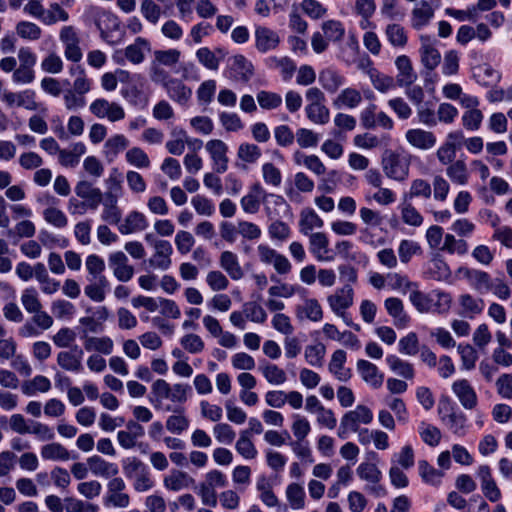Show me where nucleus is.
<instances>
[{"label": "nucleus", "instance_id": "nucleus-1", "mask_svg": "<svg viewBox=\"0 0 512 512\" xmlns=\"http://www.w3.org/2000/svg\"><path fill=\"white\" fill-rule=\"evenodd\" d=\"M121 463L124 475L132 481V486L136 492H147L155 486L149 467L139 458L135 456L126 457Z\"/></svg>", "mask_w": 512, "mask_h": 512}, {"label": "nucleus", "instance_id": "nucleus-2", "mask_svg": "<svg viewBox=\"0 0 512 512\" xmlns=\"http://www.w3.org/2000/svg\"><path fill=\"white\" fill-rule=\"evenodd\" d=\"M261 203L266 205L268 213L270 211V204L274 206H288L282 196L266 193L259 183L253 184L249 188L248 193L240 200L241 208L248 214H256L260 209Z\"/></svg>", "mask_w": 512, "mask_h": 512}, {"label": "nucleus", "instance_id": "nucleus-3", "mask_svg": "<svg viewBox=\"0 0 512 512\" xmlns=\"http://www.w3.org/2000/svg\"><path fill=\"white\" fill-rule=\"evenodd\" d=\"M126 483L121 477H113L107 483V490L103 496V505L113 508H127L130 505V496L125 492Z\"/></svg>", "mask_w": 512, "mask_h": 512}, {"label": "nucleus", "instance_id": "nucleus-4", "mask_svg": "<svg viewBox=\"0 0 512 512\" xmlns=\"http://www.w3.org/2000/svg\"><path fill=\"white\" fill-rule=\"evenodd\" d=\"M385 175L398 182H403L409 177L410 159L408 156L390 153L382 160Z\"/></svg>", "mask_w": 512, "mask_h": 512}, {"label": "nucleus", "instance_id": "nucleus-5", "mask_svg": "<svg viewBox=\"0 0 512 512\" xmlns=\"http://www.w3.org/2000/svg\"><path fill=\"white\" fill-rule=\"evenodd\" d=\"M33 316L19 328V335L24 338L38 337L42 331L50 329L54 320L46 311L39 309V312H32Z\"/></svg>", "mask_w": 512, "mask_h": 512}, {"label": "nucleus", "instance_id": "nucleus-6", "mask_svg": "<svg viewBox=\"0 0 512 512\" xmlns=\"http://www.w3.org/2000/svg\"><path fill=\"white\" fill-rule=\"evenodd\" d=\"M354 302V290L351 285L345 284L327 297L331 311L340 318H345L347 311Z\"/></svg>", "mask_w": 512, "mask_h": 512}, {"label": "nucleus", "instance_id": "nucleus-7", "mask_svg": "<svg viewBox=\"0 0 512 512\" xmlns=\"http://www.w3.org/2000/svg\"><path fill=\"white\" fill-rule=\"evenodd\" d=\"M1 101L8 108L21 107L29 111L37 110L39 104L36 101V93L31 89L13 92L4 90L1 93Z\"/></svg>", "mask_w": 512, "mask_h": 512}, {"label": "nucleus", "instance_id": "nucleus-8", "mask_svg": "<svg viewBox=\"0 0 512 512\" xmlns=\"http://www.w3.org/2000/svg\"><path fill=\"white\" fill-rule=\"evenodd\" d=\"M476 476L480 481L484 497L490 502H498L502 498V492L492 475L491 468L488 465H480L477 468Z\"/></svg>", "mask_w": 512, "mask_h": 512}, {"label": "nucleus", "instance_id": "nucleus-9", "mask_svg": "<svg viewBox=\"0 0 512 512\" xmlns=\"http://www.w3.org/2000/svg\"><path fill=\"white\" fill-rule=\"evenodd\" d=\"M205 147L213 161L214 171L218 174L225 173L228 169L229 162L227 157V144L222 140L213 139L208 141Z\"/></svg>", "mask_w": 512, "mask_h": 512}, {"label": "nucleus", "instance_id": "nucleus-10", "mask_svg": "<svg viewBox=\"0 0 512 512\" xmlns=\"http://www.w3.org/2000/svg\"><path fill=\"white\" fill-rule=\"evenodd\" d=\"M154 253L149 259V266L161 271L168 270L172 265L171 255L173 247L169 241L154 242Z\"/></svg>", "mask_w": 512, "mask_h": 512}, {"label": "nucleus", "instance_id": "nucleus-11", "mask_svg": "<svg viewBox=\"0 0 512 512\" xmlns=\"http://www.w3.org/2000/svg\"><path fill=\"white\" fill-rule=\"evenodd\" d=\"M128 262V257L122 251H117L109 255V266L113 270L115 278L121 282L129 281L134 275V268Z\"/></svg>", "mask_w": 512, "mask_h": 512}, {"label": "nucleus", "instance_id": "nucleus-12", "mask_svg": "<svg viewBox=\"0 0 512 512\" xmlns=\"http://www.w3.org/2000/svg\"><path fill=\"white\" fill-rule=\"evenodd\" d=\"M356 369L361 379L373 389H379L383 385L384 374L379 371L374 363L359 359L356 363Z\"/></svg>", "mask_w": 512, "mask_h": 512}, {"label": "nucleus", "instance_id": "nucleus-13", "mask_svg": "<svg viewBox=\"0 0 512 512\" xmlns=\"http://www.w3.org/2000/svg\"><path fill=\"white\" fill-rule=\"evenodd\" d=\"M309 236V251L319 262H330L334 259L329 249V239L323 232L312 233Z\"/></svg>", "mask_w": 512, "mask_h": 512}, {"label": "nucleus", "instance_id": "nucleus-14", "mask_svg": "<svg viewBox=\"0 0 512 512\" xmlns=\"http://www.w3.org/2000/svg\"><path fill=\"white\" fill-rule=\"evenodd\" d=\"M229 76L238 82H248L254 73L253 64L243 55H235L230 60Z\"/></svg>", "mask_w": 512, "mask_h": 512}, {"label": "nucleus", "instance_id": "nucleus-15", "mask_svg": "<svg viewBox=\"0 0 512 512\" xmlns=\"http://www.w3.org/2000/svg\"><path fill=\"white\" fill-rule=\"evenodd\" d=\"M405 139L412 147L419 150H430L437 143V138L433 132L421 128L407 130Z\"/></svg>", "mask_w": 512, "mask_h": 512}, {"label": "nucleus", "instance_id": "nucleus-16", "mask_svg": "<svg viewBox=\"0 0 512 512\" xmlns=\"http://www.w3.org/2000/svg\"><path fill=\"white\" fill-rule=\"evenodd\" d=\"M162 88L166 91L167 96L180 105H186L192 96V90L182 80L172 77L164 83Z\"/></svg>", "mask_w": 512, "mask_h": 512}, {"label": "nucleus", "instance_id": "nucleus-17", "mask_svg": "<svg viewBox=\"0 0 512 512\" xmlns=\"http://www.w3.org/2000/svg\"><path fill=\"white\" fill-rule=\"evenodd\" d=\"M122 235H129L144 231L149 223L146 216L136 210L130 211L123 221L116 224Z\"/></svg>", "mask_w": 512, "mask_h": 512}, {"label": "nucleus", "instance_id": "nucleus-18", "mask_svg": "<svg viewBox=\"0 0 512 512\" xmlns=\"http://www.w3.org/2000/svg\"><path fill=\"white\" fill-rule=\"evenodd\" d=\"M452 391L457 396L461 405L468 410L474 409L477 406L478 398L474 388L468 380H457L452 384Z\"/></svg>", "mask_w": 512, "mask_h": 512}, {"label": "nucleus", "instance_id": "nucleus-19", "mask_svg": "<svg viewBox=\"0 0 512 512\" xmlns=\"http://www.w3.org/2000/svg\"><path fill=\"white\" fill-rule=\"evenodd\" d=\"M83 351L77 346H73L70 350L61 351L57 355V364L66 371L81 372Z\"/></svg>", "mask_w": 512, "mask_h": 512}, {"label": "nucleus", "instance_id": "nucleus-20", "mask_svg": "<svg viewBox=\"0 0 512 512\" xmlns=\"http://www.w3.org/2000/svg\"><path fill=\"white\" fill-rule=\"evenodd\" d=\"M195 485V479L187 472L173 469L163 478V486L168 491L178 492Z\"/></svg>", "mask_w": 512, "mask_h": 512}, {"label": "nucleus", "instance_id": "nucleus-21", "mask_svg": "<svg viewBox=\"0 0 512 512\" xmlns=\"http://www.w3.org/2000/svg\"><path fill=\"white\" fill-rule=\"evenodd\" d=\"M295 315L298 320H309L319 322L323 318V309L315 298H307L295 308Z\"/></svg>", "mask_w": 512, "mask_h": 512}, {"label": "nucleus", "instance_id": "nucleus-22", "mask_svg": "<svg viewBox=\"0 0 512 512\" xmlns=\"http://www.w3.org/2000/svg\"><path fill=\"white\" fill-rule=\"evenodd\" d=\"M318 81L328 93H336L346 82V78L338 70L327 67L319 72Z\"/></svg>", "mask_w": 512, "mask_h": 512}, {"label": "nucleus", "instance_id": "nucleus-23", "mask_svg": "<svg viewBox=\"0 0 512 512\" xmlns=\"http://www.w3.org/2000/svg\"><path fill=\"white\" fill-rule=\"evenodd\" d=\"M150 52L151 44L143 37H137L123 50L125 58L134 65L141 64L145 60L146 54Z\"/></svg>", "mask_w": 512, "mask_h": 512}, {"label": "nucleus", "instance_id": "nucleus-24", "mask_svg": "<svg viewBox=\"0 0 512 512\" xmlns=\"http://www.w3.org/2000/svg\"><path fill=\"white\" fill-rule=\"evenodd\" d=\"M256 48L262 53L274 50L280 43V37L277 32L263 26L255 30Z\"/></svg>", "mask_w": 512, "mask_h": 512}, {"label": "nucleus", "instance_id": "nucleus-25", "mask_svg": "<svg viewBox=\"0 0 512 512\" xmlns=\"http://www.w3.org/2000/svg\"><path fill=\"white\" fill-rule=\"evenodd\" d=\"M342 419L352 428L353 432H357L361 424H370L373 420L371 409L365 405H357L354 410L348 411Z\"/></svg>", "mask_w": 512, "mask_h": 512}, {"label": "nucleus", "instance_id": "nucleus-26", "mask_svg": "<svg viewBox=\"0 0 512 512\" xmlns=\"http://www.w3.org/2000/svg\"><path fill=\"white\" fill-rule=\"evenodd\" d=\"M346 359V352L338 349L333 352L328 365L329 371L341 382H347L352 376L351 369L345 367Z\"/></svg>", "mask_w": 512, "mask_h": 512}, {"label": "nucleus", "instance_id": "nucleus-27", "mask_svg": "<svg viewBox=\"0 0 512 512\" xmlns=\"http://www.w3.org/2000/svg\"><path fill=\"white\" fill-rule=\"evenodd\" d=\"M387 313L393 318L394 325L397 328H404L410 322V317L404 310V305L401 299L397 297H389L384 301Z\"/></svg>", "mask_w": 512, "mask_h": 512}, {"label": "nucleus", "instance_id": "nucleus-28", "mask_svg": "<svg viewBox=\"0 0 512 512\" xmlns=\"http://www.w3.org/2000/svg\"><path fill=\"white\" fill-rule=\"evenodd\" d=\"M122 212L118 206V195L108 192L103 200L101 219L111 225L119 224Z\"/></svg>", "mask_w": 512, "mask_h": 512}, {"label": "nucleus", "instance_id": "nucleus-29", "mask_svg": "<svg viewBox=\"0 0 512 512\" xmlns=\"http://www.w3.org/2000/svg\"><path fill=\"white\" fill-rule=\"evenodd\" d=\"M395 65L398 70L397 84L399 86H410L417 80V74L408 56H398L395 60Z\"/></svg>", "mask_w": 512, "mask_h": 512}, {"label": "nucleus", "instance_id": "nucleus-30", "mask_svg": "<svg viewBox=\"0 0 512 512\" xmlns=\"http://www.w3.org/2000/svg\"><path fill=\"white\" fill-rule=\"evenodd\" d=\"M87 465L91 473L95 476L113 478L118 474V467L116 464L108 462L98 455H93L87 458Z\"/></svg>", "mask_w": 512, "mask_h": 512}, {"label": "nucleus", "instance_id": "nucleus-31", "mask_svg": "<svg viewBox=\"0 0 512 512\" xmlns=\"http://www.w3.org/2000/svg\"><path fill=\"white\" fill-rule=\"evenodd\" d=\"M75 193L78 197L88 201L90 209L95 210L102 202V192L99 188L93 187L92 183L86 180L79 181L75 186Z\"/></svg>", "mask_w": 512, "mask_h": 512}, {"label": "nucleus", "instance_id": "nucleus-32", "mask_svg": "<svg viewBox=\"0 0 512 512\" xmlns=\"http://www.w3.org/2000/svg\"><path fill=\"white\" fill-rule=\"evenodd\" d=\"M398 209L404 224L412 227H420L424 223V217L413 205L412 201L401 197Z\"/></svg>", "mask_w": 512, "mask_h": 512}, {"label": "nucleus", "instance_id": "nucleus-33", "mask_svg": "<svg viewBox=\"0 0 512 512\" xmlns=\"http://www.w3.org/2000/svg\"><path fill=\"white\" fill-rule=\"evenodd\" d=\"M432 196L431 183L423 178L413 179L408 191L402 194V198L412 201L415 198L429 200Z\"/></svg>", "mask_w": 512, "mask_h": 512}, {"label": "nucleus", "instance_id": "nucleus-34", "mask_svg": "<svg viewBox=\"0 0 512 512\" xmlns=\"http://www.w3.org/2000/svg\"><path fill=\"white\" fill-rule=\"evenodd\" d=\"M362 102V95L359 90L353 87H347L340 91L337 97L333 100V105L336 108L355 109Z\"/></svg>", "mask_w": 512, "mask_h": 512}, {"label": "nucleus", "instance_id": "nucleus-35", "mask_svg": "<svg viewBox=\"0 0 512 512\" xmlns=\"http://www.w3.org/2000/svg\"><path fill=\"white\" fill-rule=\"evenodd\" d=\"M465 277L470 285L480 294L487 293L492 289L491 277L485 271L468 269L465 272Z\"/></svg>", "mask_w": 512, "mask_h": 512}, {"label": "nucleus", "instance_id": "nucleus-36", "mask_svg": "<svg viewBox=\"0 0 512 512\" xmlns=\"http://www.w3.org/2000/svg\"><path fill=\"white\" fill-rule=\"evenodd\" d=\"M368 67L367 74L373 87L381 93H386L395 87L394 78L380 73L377 69L372 67V62L368 59L366 61Z\"/></svg>", "mask_w": 512, "mask_h": 512}, {"label": "nucleus", "instance_id": "nucleus-37", "mask_svg": "<svg viewBox=\"0 0 512 512\" xmlns=\"http://www.w3.org/2000/svg\"><path fill=\"white\" fill-rule=\"evenodd\" d=\"M324 221L312 208H305L300 213L299 230L303 235H310L314 229L322 228Z\"/></svg>", "mask_w": 512, "mask_h": 512}, {"label": "nucleus", "instance_id": "nucleus-38", "mask_svg": "<svg viewBox=\"0 0 512 512\" xmlns=\"http://www.w3.org/2000/svg\"><path fill=\"white\" fill-rule=\"evenodd\" d=\"M421 62L428 70H434L441 61V54L426 37H421Z\"/></svg>", "mask_w": 512, "mask_h": 512}, {"label": "nucleus", "instance_id": "nucleus-39", "mask_svg": "<svg viewBox=\"0 0 512 512\" xmlns=\"http://www.w3.org/2000/svg\"><path fill=\"white\" fill-rule=\"evenodd\" d=\"M220 267L233 279L239 280L244 276L238 257L231 251H224L220 255Z\"/></svg>", "mask_w": 512, "mask_h": 512}, {"label": "nucleus", "instance_id": "nucleus-40", "mask_svg": "<svg viewBox=\"0 0 512 512\" xmlns=\"http://www.w3.org/2000/svg\"><path fill=\"white\" fill-rule=\"evenodd\" d=\"M165 411H173L175 414L169 416L166 420V428L174 434H181L189 427V420L184 415L183 408L173 409L171 406H166Z\"/></svg>", "mask_w": 512, "mask_h": 512}, {"label": "nucleus", "instance_id": "nucleus-41", "mask_svg": "<svg viewBox=\"0 0 512 512\" xmlns=\"http://www.w3.org/2000/svg\"><path fill=\"white\" fill-rule=\"evenodd\" d=\"M446 175L453 184L464 186L469 182V171L464 160H456L446 168Z\"/></svg>", "mask_w": 512, "mask_h": 512}, {"label": "nucleus", "instance_id": "nucleus-42", "mask_svg": "<svg viewBox=\"0 0 512 512\" xmlns=\"http://www.w3.org/2000/svg\"><path fill=\"white\" fill-rule=\"evenodd\" d=\"M434 16V9L425 1H420L412 10V26L421 29L426 26Z\"/></svg>", "mask_w": 512, "mask_h": 512}, {"label": "nucleus", "instance_id": "nucleus-43", "mask_svg": "<svg viewBox=\"0 0 512 512\" xmlns=\"http://www.w3.org/2000/svg\"><path fill=\"white\" fill-rule=\"evenodd\" d=\"M88 284L84 288L85 295L94 302L105 300L106 292L109 289L108 279H87Z\"/></svg>", "mask_w": 512, "mask_h": 512}, {"label": "nucleus", "instance_id": "nucleus-44", "mask_svg": "<svg viewBox=\"0 0 512 512\" xmlns=\"http://www.w3.org/2000/svg\"><path fill=\"white\" fill-rule=\"evenodd\" d=\"M386 362L389 368L398 376L411 380L415 376V370L411 363L402 360L396 355H388Z\"/></svg>", "mask_w": 512, "mask_h": 512}, {"label": "nucleus", "instance_id": "nucleus-45", "mask_svg": "<svg viewBox=\"0 0 512 512\" xmlns=\"http://www.w3.org/2000/svg\"><path fill=\"white\" fill-rule=\"evenodd\" d=\"M40 453L44 460L67 461L71 458L70 452L57 442L42 446Z\"/></svg>", "mask_w": 512, "mask_h": 512}, {"label": "nucleus", "instance_id": "nucleus-46", "mask_svg": "<svg viewBox=\"0 0 512 512\" xmlns=\"http://www.w3.org/2000/svg\"><path fill=\"white\" fill-rule=\"evenodd\" d=\"M84 348L87 351H96L109 355L112 353L114 348L113 340L108 336L103 337H85Z\"/></svg>", "mask_w": 512, "mask_h": 512}, {"label": "nucleus", "instance_id": "nucleus-47", "mask_svg": "<svg viewBox=\"0 0 512 512\" xmlns=\"http://www.w3.org/2000/svg\"><path fill=\"white\" fill-rule=\"evenodd\" d=\"M409 300L420 313H429L432 311V291L429 293H423L418 289V287L413 288L409 294Z\"/></svg>", "mask_w": 512, "mask_h": 512}, {"label": "nucleus", "instance_id": "nucleus-48", "mask_svg": "<svg viewBox=\"0 0 512 512\" xmlns=\"http://www.w3.org/2000/svg\"><path fill=\"white\" fill-rule=\"evenodd\" d=\"M264 378L272 385H282L287 380L286 372L272 363H263L259 366Z\"/></svg>", "mask_w": 512, "mask_h": 512}, {"label": "nucleus", "instance_id": "nucleus-49", "mask_svg": "<svg viewBox=\"0 0 512 512\" xmlns=\"http://www.w3.org/2000/svg\"><path fill=\"white\" fill-rule=\"evenodd\" d=\"M385 35L388 42L395 48H404L407 44V33L399 24H388L385 28Z\"/></svg>", "mask_w": 512, "mask_h": 512}, {"label": "nucleus", "instance_id": "nucleus-50", "mask_svg": "<svg viewBox=\"0 0 512 512\" xmlns=\"http://www.w3.org/2000/svg\"><path fill=\"white\" fill-rule=\"evenodd\" d=\"M85 267L88 272L87 279H107L104 275L106 268L105 261L99 255H88L85 260Z\"/></svg>", "mask_w": 512, "mask_h": 512}, {"label": "nucleus", "instance_id": "nucleus-51", "mask_svg": "<svg viewBox=\"0 0 512 512\" xmlns=\"http://www.w3.org/2000/svg\"><path fill=\"white\" fill-rule=\"evenodd\" d=\"M20 301L25 311L29 314L32 312H39V309L43 308L39 293L37 289L32 286L27 287L22 291Z\"/></svg>", "mask_w": 512, "mask_h": 512}, {"label": "nucleus", "instance_id": "nucleus-52", "mask_svg": "<svg viewBox=\"0 0 512 512\" xmlns=\"http://www.w3.org/2000/svg\"><path fill=\"white\" fill-rule=\"evenodd\" d=\"M285 495L293 510H300L305 507V491L300 484L290 483L286 487Z\"/></svg>", "mask_w": 512, "mask_h": 512}, {"label": "nucleus", "instance_id": "nucleus-53", "mask_svg": "<svg viewBox=\"0 0 512 512\" xmlns=\"http://www.w3.org/2000/svg\"><path fill=\"white\" fill-rule=\"evenodd\" d=\"M358 477L369 484L379 483L382 479V472L375 463L362 462L356 469Z\"/></svg>", "mask_w": 512, "mask_h": 512}, {"label": "nucleus", "instance_id": "nucleus-54", "mask_svg": "<svg viewBox=\"0 0 512 512\" xmlns=\"http://www.w3.org/2000/svg\"><path fill=\"white\" fill-rule=\"evenodd\" d=\"M305 113L307 118L314 124L325 125L330 120V110L325 103L306 105Z\"/></svg>", "mask_w": 512, "mask_h": 512}, {"label": "nucleus", "instance_id": "nucleus-55", "mask_svg": "<svg viewBox=\"0 0 512 512\" xmlns=\"http://www.w3.org/2000/svg\"><path fill=\"white\" fill-rule=\"evenodd\" d=\"M21 389L23 394L33 396L37 392H48L51 389V382L47 377L37 375L32 380L24 382Z\"/></svg>", "mask_w": 512, "mask_h": 512}, {"label": "nucleus", "instance_id": "nucleus-56", "mask_svg": "<svg viewBox=\"0 0 512 512\" xmlns=\"http://www.w3.org/2000/svg\"><path fill=\"white\" fill-rule=\"evenodd\" d=\"M419 474L422 480L428 484L438 486L441 483L443 472L435 469L426 460L418 462Z\"/></svg>", "mask_w": 512, "mask_h": 512}, {"label": "nucleus", "instance_id": "nucleus-57", "mask_svg": "<svg viewBox=\"0 0 512 512\" xmlns=\"http://www.w3.org/2000/svg\"><path fill=\"white\" fill-rule=\"evenodd\" d=\"M181 57V52L177 49L155 50L153 52V61L164 67L175 66Z\"/></svg>", "mask_w": 512, "mask_h": 512}, {"label": "nucleus", "instance_id": "nucleus-58", "mask_svg": "<svg viewBox=\"0 0 512 512\" xmlns=\"http://www.w3.org/2000/svg\"><path fill=\"white\" fill-rule=\"evenodd\" d=\"M15 29L17 35L25 40L36 41L40 39L42 35L41 28L37 24L29 21L18 22Z\"/></svg>", "mask_w": 512, "mask_h": 512}, {"label": "nucleus", "instance_id": "nucleus-59", "mask_svg": "<svg viewBox=\"0 0 512 512\" xmlns=\"http://www.w3.org/2000/svg\"><path fill=\"white\" fill-rule=\"evenodd\" d=\"M235 449L245 459H254L258 454L251 437H248V432H240Z\"/></svg>", "mask_w": 512, "mask_h": 512}, {"label": "nucleus", "instance_id": "nucleus-60", "mask_svg": "<svg viewBox=\"0 0 512 512\" xmlns=\"http://www.w3.org/2000/svg\"><path fill=\"white\" fill-rule=\"evenodd\" d=\"M171 387L172 385L164 379H157L153 382L151 394L154 397L152 402H154L155 407L161 406L164 400H169Z\"/></svg>", "mask_w": 512, "mask_h": 512}, {"label": "nucleus", "instance_id": "nucleus-61", "mask_svg": "<svg viewBox=\"0 0 512 512\" xmlns=\"http://www.w3.org/2000/svg\"><path fill=\"white\" fill-rule=\"evenodd\" d=\"M432 195L435 201L445 202L450 192V184L442 175H435L431 183Z\"/></svg>", "mask_w": 512, "mask_h": 512}, {"label": "nucleus", "instance_id": "nucleus-62", "mask_svg": "<svg viewBox=\"0 0 512 512\" xmlns=\"http://www.w3.org/2000/svg\"><path fill=\"white\" fill-rule=\"evenodd\" d=\"M394 466H399L401 469H410L414 466L415 455L411 445H405L398 453H395L392 458Z\"/></svg>", "mask_w": 512, "mask_h": 512}, {"label": "nucleus", "instance_id": "nucleus-63", "mask_svg": "<svg viewBox=\"0 0 512 512\" xmlns=\"http://www.w3.org/2000/svg\"><path fill=\"white\" fill-rule=\"evenodd\" d=\"M259 106L264 110L277 109L282 104V97L280 94L261 90L256 95Z\"/></svg>", "mask_w": 512, "mask_h": 512}, {"label": "nucleus", "instance_id": "nucleus-64", "mask_svg": "<svg viewBox=\"0 0 512 512\" xmlns=\"http://www.w3.org/2000/svg\"><path fill=\"white\" fill-rule=\"evenodd\" d=\"M326 353L325 346L321 343L315 345H308L305 348L304 356L307 363L313 367H321L323 365L324 356Z\"/></svg>", "mask_w": 512, "mask_h": 512}]
</instances>
